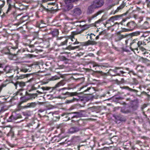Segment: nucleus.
<instances>
[{
	"label": "nucleus",
	"instance_id": "obj_1",
	"mask_svg": "<svg viewBox=\"0 0 150 150\" xmlns=\"http://www.w3.org/2000/svg\"><path fill=\"white\" fill-rule=\"evenodd\" d=\"M87 38H88V36H90V40H88L87 41L82 43V45L83 46H87L89 45H96L97 44V42L94 40V38L95 35L93 33H91L90 34L88 33L87 35Z\"/></svg>",
	"mask_w": 150,
	"mask_h": 150
},
{
	"label": "nucleus",
	"instance_id": "obj_2",
	"mask_svg": "<svg viewBox=\"0 0 150 150\" xmlns=\"http://www.w3.org/2000/svg\"><path fill=\"white\" fill-rule=\"evenodd\" d=\"M76 125H77V127L75 126L72 127L70 128L69 131V134H72L76 133L80 130L81 128L79 127L81 125L78 122V124Z\"/></svg>",
	"mask_w": 150,
	"mask_h": 150
},
{
	"label": "nucleus",
	"instance_id": "obj_3",
	"mask_svg": "<svg viewBox=\"0 0 150 150\" xmlns=\"http://www.w3.org/2000/svg\"><path fill=\"white\" fill-rule=\"evenodd\" d=\"M78 1V0H64V2L67 9L68 10H70L73 7L72 3Z\"/></svg>",
	"mask_w": 150,
	"mask_h": 150
},
{
	"label": "nucleus",
	"instance_id": "obj_4",
	"mask_svg": "<svg viewBox=\"0 0 150 150\" xmlns=\"http://www.w3.org/2000/svg\"><path fill=\"white\" fill-rule=\"evenodd\" d=\"M93 3L97 8L102 7L104 4V0H95Z\"/></svg>",
	"mask_w": 150,
	"mask_h": 150
},
{
	"label": "nucleus",
	"instance_id": "obj_5",
	"mask_svg": "<svg viewBox=\"0 0 150 150\" xmlns=\"http://www.w3.org/2000/svg\"><path fill=\"white\" fill-rule=\"evenodd\" d=\"M30 80L31 79H30V80L25 82H23L17 81L15 83H14L13 82H12V83H13L15 86L16 87V88L17 89V88L18 87V85L21 88H23L25 86L26 83L30 82Z\"/></svg>",
	"mask_w": 150,
	"mask_h": 150
},
{
	"label": "nucleus",
	"instance_id": "obj_6",
	"mask_svg": "<svg viewBox=\"0 0 150 150\" xmlns=\"http://www.w3.org/2000/svg\"><path fill=\"white\" fill-rule=\"evenodd\" d=\"M126 26L128 28L127 29L128 30H132L134 29L136 26V24L133 21H131L126 24Z\"/></svg>",
	"mask_w": 150,
	"mask_h": 150
},
{
	"label": "nucleus",
	"instance_id": "obj_7",
	"mask_svg": "<svg viewBox=\"0 0 150 150\" xmlns=\"http://www.w3.org/2000/svg\"><path fill=\"white\" fill-rule=\"evenodd\" d=\"M72 13L73 16H78L81 13V11L79 8H76L73 9Z\"/></svg>",
	"mask_w": 150,
	"mask_h": 150
},
{
	"label": "nucleus",
	"instance_id": "obj_8",
	"mask_svg": "<svg viewBox=\"0 0 150 150\" xmlns=\"http://www.w3.org/2000/svg\"><path fill=\"white\" fill-rule=\"evenodd\" d=\"M97 8L92 3L88 7L87 11V13L88 14H90L94 12L95 9Z\"/></svg>",
	"mask_w": 150,
	"mask_h": 150
},
{
	"label": "nucleus",
	"instance_id": "obj_9",
	"mask_svg": "<svg viewBox=\"0 0 150 150\" xmlns=\"http://www.w3.org/2000/svg\"><path fill=\"white\" fill-rule=\"evenodd\" d=\"M81 33V31H75L72 32L71 35V36L69 37V39H70L73 42L74 41V40H75V39L74 38V36L75 35L80 34Z\"/></svg>",
	"mask_w": 150,
	"mask_h": 150
},
{
	"label": "nucleus",
	"instance_id": "obj_10",
	"mask_svg": "<svg viewBox=\"0 0 150 150\" xmlns=\"http://www.w3.org/2000/svg\"><path fill=\"white\" fill-rule=\"evenodd\" d=\"M74 114L72 116L71 118H77L78 117H80L82 116V114L79 112H73L71 113H69V114Z\"/></svg>",
	"mask_w": 150,
	"mask_h": 150
},
{
	"label": "nucleus",
	"instance_id": "obj_11",
	"mask_svg": "<svg viewBox=\"0 0 150 150\" xmlns=\"http://www.w3.org/2000/svg\"><path fill=\"white\" fill-rule=\"evenodd\" d=\"M8 127H10L11 129L10 130V132L8 133L7 135V136H11V137H13L14 135V133L13 131V130L12 129V127H11V126L9 125L8 126H2V127L4 128Z\"/></svg>",
	"mask_w": 150,
	"mask_h": 150
},
{
	"label": "nucleus",
	"instance_id": "obj_12",
	"mask_svg": "<svg viewBox=\"0 0 150 150\" xmlns=\"http://www.w3.org/2000/svg\"><path fill=\"white\" fill-rule=\"evenodd\" d=\"M80 98L78 97V98H73V99L71 100H67L66 101L65 103L67 104H69L75 101H78L79 100Z\"/></svg>",
	"mask_w": 150,
	"mask_h": 150
},
{
	"label": "nucleus",
	"instance_id": "obj_13",
	"mask_svg": "<svg viewBox=\"0 0 150 150\" xmlns=\"http://www.w3.org/2000/svg\"><path fill=\"white\" fill-rule=\"evenodd\" d=\"M63 95H67L68 96H76L78 94V93L76 92H67L66 93H62Z\"/></svg>",
	"mask_w": 150,
	"mask_h": 150
},
{
	"label": "nucleus",
	"instance_id": "obj_14",
	"mask_svg": "<svg viewBox=\"0 0 150 150\" xmlns=\"http://www.w3.org/2000/svg\"><path fill=\"white\" fill-rule=\"evenodd\" d=\"M4 71L6 73H11L13 70L9 66H6L4 69Z\"/></svg>",
	"mask_w": 150,
	"mask_h": 150
},
{
	"label": "nucleus",
	"instance_id": "obj_15",
	"mask_svg": "<svg viewBox=\"0 0 150 150\" xmlns=\"http://www.w3.org/2000/svg\"><path fill=\"white\" fill-rule=\"evenodd\" d=\"M36 105L37 104L36 103L32 102L31 103H28L25 106V108H34L35 107Z\"/></svg>",
	"mask_w": 150,
	"mask_h": 150
},
{
	"label": "nucleus",
	"instance_id": "obj_16",
	"mask_svg": "<svg viewBox=\"0 0 150 150\" xmlns=\"http://www.w3.org/2000/svg\"><path fill=\"white\" fill-rule=\"evenodd\" d=\"M126 36V35H118L116 36L115 39L117 41H119L125 38Z\"/></svg>",
	"mask_w": 150,
	"mask_h": 150
},
{
	"label": "nucleus",
	"instance_id": "obj_17",
	"mask_svg": "<svg viewBox=\"0 0 150 150\" xmlns=\"http://www.w3.org/2000/svg\"><path fill=\"white\" fill-rule=\"evenodd\" d=\"M65 84L64 81L63 80H62L56 84L54 88L59 87L61 86L64 85Z\"/></svg>",
	"mask_w": 150,
	"mask_h": 150
},
{
	"label": "nucleus",
	"instance_id": "obj_18",
	"mask_svg": "<svg viewBox=\"0 0 150 150\" xmlns=\"http://www.w3.org/2000/svg\"><path fill=\"white\" fill-rule=\"evenodd\" d=\"M60 38L62 39V40L63 41L61 42V45H66L67 42L68 40L64 37H62Z\"/></svg>",
	"mask_w": 150,
	"mask_h": 150
},
{
	"label": "nucleus",
	"instance_id": "obj_19",
	"mask_svg": "<svg viewBox=\"0 0 150 150\" xmlns=\"http://www.w3.org/2000/svg\"><path fill=\"white\" fill-rule=\"evenodd\" d=\"M142 33V31H137L132 33L131 35L132 36H138Z\"/></svg>",
	"mask_w": 150,
	"mask_h": 150
},
{
	"label": "nucleus",
	"instance_id": "obj_20",
	"mask_svg": "<svg viewBox=\"0 0 150 150\" xmlns=\"http://www.w3.org/2000/svg\"><path fill=\"white\" fill-rule=\"evenodd\" d=\"M143 27L145 29H147L148 28H150V25L149 24V21H145L143 24Z\"/></svg>",
	"mask_w": 150,
	"mask_h": 150
},
{
	"label": "nucleus",
	"instance_id": "obj_21",
	"mask_svg": "<svg viewBox=\"0 0 150 150\" xmlns=\"http://www.w3.org/2000/svg\"><path fill=\"white\" fill-rule=\"evenodd\" d=\"M38 95V94L37 93L30 94L29 96V99H34L37 97Z\"/></svg>",
	"mask_w": 150,
	"mask_h": 150
},
{
	"label": "nucleus",
	"instance_id": "obj_22",
	"mask_svg": "<svg viewBox=\"0 0 150 150\" xmlns=\"http://www.w3.org/2000/svg\"><path fill=\"white\" fill-rule=\"evenodd\" d=\"M114 20L113 17H111L109 19L107 20L106 22V24L110 23L111 22H114Z\"/></svg>",
	"mask_w": 150,
	"mask_h": 150
},
{
	"label": "nucleus",
	"instance_id": "obj_23",
	"mask_svg": "<svg viewBox=\"0 0 150 150\" xmlns=\"http://www.w3.org/2000/svg\"><path fill=\"white\" fill-rule=\"evenodd\" d=\"M99 14H100V13H99L98 12L96 13H95L92 16L89 18L88 19V21H90L92 19H93V18L96 17Z\"/></svg>",
	"mask_w": 150,
	"mask_h": 150
},
{
	"label": "nucleus",
	"instance_id": "obj_24",
	"mask_svg": "<svg viewBox=\"0 0 150 150\" xmlns=\"http://www.w3.org/2000/svg\"><path fill=\"white\" fill-rule=\"evenodd\" d=\"M23 113L24 115L30 116L32 114V112L29 111H27L25 112H23Z\"/></svg>",
	"mask_w": 150,
	"mask_h": 150
},
{
	"label": "nucleus",
	"instance_id": "obj_25",
	"mask_svg": "<svg viewBox=\"0 0 150 150\" xmlns=\"http://www.w3.org/2000/svg\"><path fill=\"white\" fill-rule=\"evenodd\" d=\"M122 16V15H116L112 17L114 19V21H115L118 20L120 18H121Z\"/></svg>",
	"mask_w": 150,
	"mask_h": 150
},
{
	"label": "nucleus",
	"instance_id": "obj_26",
	"mask_svg": "<svg viewBox=\"0 0 150 150\" xmlns=\"http://www.w3.org/2000/svg\"><path fill=\"white\" fill-rule=\"evenodd\" d=\"M90 27V25L87 24H85L82 26V28L83 30H85L89 28Z\"/></svg>",
	"mask_w": 150,
	"mask_h": 150
},
{
	"label": "nucleus",
	"instance_id": "obj_27",
	"mask_svg": "<svg viewBox=\"0 0 150 150\" xmlns=\"http://www.w3.org/2000/svg\"><path fill=\"white\" fill-rule=\"evenodd\" d=\"M60 79L59 76H52V77L50 79L51 80L54 81V80H55L58 79Z\"/></svg>",
	"mask_w": 150,
	"mask_h": 150
},
{
	"label": "nucleus",
	"instance_id": "obj_28",
	"mask_svg": "<svg viewBox=\"0 0 150 150\" xmlns=\"http://www.w3.org/2000/svg\"><path fill=\"white\" fill-rule=\"evenodd\" d=\"M5 2L4 1H0V8H1L4 5Z\"/></svg>",
	"mask_w": 150,
	"mask_h": 150
},
{
	"label": "nucleus",
	"instance_id": "obj_29",
	"mask_svg": "<svg viewBox=\"0 0 150 150\" xmlns=\"http://www.w3.org/2000/svg\"><path fill=\"white\" fill-rule=\"evenodd\" d=\"M51 88V87H42L41 88L42 89L43 91L46 90L48 91Z\"/></svg>",
	"mask_w": 150,
	"mask_h": 150
},
{
	"label": "nucleus",
	"instance_id": "obj_30",
	"mask_svg": "<svg viewBox=\"0 0 150 150\" xmlns=\"http://www.w3.org/2000/svg\"><path fill=\"white\" fill-rule=\"evenodd\" d=\"M144 42L142 41H139L137 43V46L139 47L141 45H142L143 44H144Z\"/></svg>",
	"mask_w": 150,
	"mask_h": 150
},
{
	"label": "nucleus",
	"instance_id": "obj_31",
	"mask_svg": "<svg viewBox=\"0 0 150 150\" xmlns=\"http://www.w3.org/2000/svg\"><path fill=\"white\" fill-rule=\"evenodd\" d=\"M121 88L122 89H125L128 90H129V91H132L133 90V89H132L130 88L128 86H123V87H121Z\"/></svg>",
	"mask_w": 150,
	"mask_h": 150
},
{
	"label": "nucleus",
	"instance_id": "obj_32",
	"mask_svg": "<svg viewBox=\"0 0 150 150\" xmlns=\"http://www.w3.org/2000/svg\"><path fill=\"white\" fill-rule=\"evenodd\" d=\"M32 123H29L28 124H27V125H26L25 126V127H26L30 128L33 126V124L35 125V122H32Z\"/></svg>",
	"mask_w": 150,
	"mask_h": 150
},
{
	"label": "nucleus",
	"instance_id": "obj_33",
	"mask_svg": "<svg viewBox=\"0 0 150 150\" xmlns=\"http://www.w3.org/2000/svg\"><path fill=\"white\" fill-rule=\"evenodd\" d=\"M6 86V83H2L0 85V92L2 90L3 88L5 87Z\"/></svg>",
	"mask_w": 150,
	"mask_h": 150
},
{
	"label": "nucleus",
	"instance_id": "obj_34",
	"mask_svg": "<svg viewBox=\"0 0 150 150\" xmlns=\"http://www.w3.org/2000/svg\"><path fill=\"white\" fill-rule=\"evenodd\" d=\"M118 139V137L116 136H113L111 138L112 141H114V140H115V142L117 141V140Z\"/></svg>",
	"mask_w": 150,
	"mask_h": 150
},
{
	"label": "nucleus",
	"instance_id": "obj_35",
	"mask_svg": "<svg viewBox=\"0 0 150 150\" xmlns=\"http://www.w3.org/2000/svg\"><path fill=\"white\" fill-rule=\"evenodd\" d=\"M11 8H12V6H11V4H8V9H7V10L6 12V13H7L9 11H10L11 9Z\"/></svg>",
	"mask_w": 150,
	"mask_h": 150
},
{
	"label": "nucleus",
	"instance_id": "obj_36",
	"mask_svg": "<svg viewBox=\"0 0 150 150\" xmlns=\"http://www.w3.org/2000/svg\"><path fill=\"white\" fill-rule=\"evenodd\" d=\"M64 117H65V118H63L64 119L63 121H67L69 120L70 118V117H69V116H64Z\"/></svg>",
	"mask_w": 150,
	"mask_h": 150
},
{
	"label": "nucleus",
	"instance_id": "obj_37",
	"mask_svg": "<svg viewBox=\"0 0 150 150\" xmlns=\"http://www.w3.org/2000/svg\"><path fill=\"white\" fill-rule=\"evenodd\" d=\"M25 77V75H21L19 76L18 78V79H21L24 78Z\"/></svg>",
	"mask_w": 150,
	"mask_h": 150
},
{
	"label": "nucleus",
	"instance_id": "obj_38",
	"mask_svg": "<svg viewBox=\"0 0 150 150\" xmlns=\"http://www.w3.org/2000/svg\"><path fill=\"white\" fill-rule=\"evenodd\" d=\"M138 40L137 39H135L133 40L132 41V42L130 43V45L131 46L133 44L136 42V41H137Z\"/></svg>",
	"mask_w": 150,
	"mask_h": 150
},
{
	"label": "nucleus",
	"instance_id": "obj_39",
	"mask_svg": "<svg viewBox=\"0 0 150 150\" xmlns=\"http://www.w3.org/2000/svg\"><path fill=\"white\" fill-rule=\"evenodd\" d=\"M21 71L24 72H26L28 71V70L25 68H22L21 69Z\"/></svg>",
	"mask_w": 150,
	"mask_h": 150
},
{
	"label": "nucleus",
	"instance_id": "obj_40",
	"mask_svg": "<svg viewBox=\"0 0 150 150\" xmlns=\"http://www.w3.org/2000/svg\"><path fill=\"white\" fill-rule=\"evenodd\" d=\"M146 2L147 4V6L150 8V0H146Z\"/></svg>",
	"mask_w": 150,
	"mask_h": 150
},
{
	"label": "nucleus",
	"instance_id": "obj_41",
	"mask_svg": "<svg viewBox=\"0 0 150 150\" xmlns=\"http://www.w3.org/2000/svg\"><path fill=\"white\" fill-rule=\"evenodd\" d=\"M45 109H40L38 110V112L40 113H42L46 111Z\"/></svg>",
	"mask_w": 150,
	"mask_h": 150
},
{
	"label": "nucleus",
	"instance_id": "obj_42",
	"mask_svg": "<svg viewBox=\"0 0 150 150\" xmlns=\"http://www.w3.org/2000/svg\"><path fill=\"white\" fill-rule=\"evenodd\" d=\"M10 119H11V120H8V122H11V121H12V120L13 119H15L14 118V117L13 115L11 116L10 117Z\"/></svg>",
	"mask_w": 150,
	"mask_h": 150
},
{
	"label": "nucleus",
	"instance_id": "obj_43",
	"mask_svg": "<svg viewBox=\"0 0 150 150\" xmlns=\"http://www.w3.org/2000/svg\"><path fill=\"white\" fill-rule=\"evenodd\" d=\"M64 66L63 65H62L59 66V69H62L64 68Z\"/></svg>",
	"mask_w": 150,
	"mask_h": 150
},
{
	"label": "nucleus",
	"instance_id": "obj_44",
	"mask_svg": "<svg viewBox=\"0 0 150 150\" xmlns=\"http://www.w3.org/2000/svg\"><path fill=\"white\" fill-rule=\"evenodd\" d=\"M103 21V20L102 19H99L98 21H96V23H100L101 22Z\"/></svg>",
	"mask_w": 150,
	"mask_h": 150
},
{
	"label": "nucleus",
	"instance_id": "obj_45",
	"mask_svg": "<svg viewBox=\"0 0 150 150\" xmlns=\"http://www.w3.org/2000/svg\"><path fill=\"white\" fill-rule=\"evenodd\" d=\"M72 47H71V46L69 45L67 47V49L69 50H73L72 49H71Z\"/></svg>",
	"mask_w": 150,
	"mask_h": 150
},
{
	"label": "nucleus",
	"instance_id": "obj_46",
	"mask_svg": "<svg viewBox=\"0 0 150 150\" xmlns=\"http://www.w3.org/2000/svg\"><path fill=\"white\" fill-rule=\"evenodd\" d=\"M75 41L73 43L74 45L78 44L79 43V42L76 39L75 40Z\"/></svg>",
	"mask_w": 150,
	"mask_h": 150
},
{
	"label": "nucleus",
	"instance_id": "obj_47",
	"mask_svg": "<svg viewBox=\"0 0 150 150\" xmlns=\"http://www.w3.org/2000/svg\"><path fill=\"white\" fill-rule=\"evenodd\" d=\"M100 65L98 64H96V63H95V64H93V67H100Z\"/></svg>",
	"mask_w": 150,
	"mask_h": 150
},
{
	"label": "nucleus",
	"instance_id": "obj_48",
	"mask_svg": "<svg viewBox=\"0 0 150 150\" xmlns=\"http://www.w3.org/2000/svg\"><path fill=\"white\" fill-rule=\"evenodd\" d=\"M138 105L137 104L134 106H133V108L134 109H137L138 108Z\"/></svg>",
	"mask_w": 150,
	"mask_h": 150
},
{
	"label": "nucleus",
	"instance_id": "obj_49",
	"mask_svg": "<svg viewBox=\"0 0 150 150\" xmlns=\"http://www.w3.org/2000/svg\"><path fill=\"white\" fill-rule=\"evenodd\" d=\"M91 89V87H88V88L86 89L85 90H84L83 92H86V91H89V90H90V89Z\"/></svg>",
	"mask_w": 150,
	"mask_h": 150
},
{
	"label": "nucleus",
	"instance_id": "obj_50",
	"mask_svg": "<svg viewBox=\"0 0 150 150\" xmlns=\"http://www.w3.org/2000/svg\"><path fill=\"white\" fill-rule=\"evenodd\" d=\"M113 0H106L107 2L108 3H111L112 2Z\"/></svg>",
	"mask_w": 150,
	"mask_h": 150
},
{
	"label": "nucleus",
	"instance_id": "obj_51",
	"mask_svg": "<svg viewBox=\"0 0 150 150\" xmlns=\"http://www.w3.org/2000/svg\"><path fill=\"white\" fill-rule=\"evenodd\" d=\"M79 47V46H76L75 47H72V48L71 49L74 50L75 49L78 48Z\"/></svg>",
	"mask_w": 150,
	"mask_h": 150
},
{
	"label": "nucleus",
	"instance_id": "obj_52",
	"mask_svg": "<svg viewBox=\"0 0 150 150\" xmlns=\"http://www.w3.org/2000/svg\"><path fill=\"white\" fill-rule=\"evenodd\" d=\"M127 19H124L122 20V21L121 22V24L122 25H123V23L125 22L126 21Z\"/></svg>",
	"mask_w": 150,
	"mask_h": 150
},
{
	"label": "nucleus",
	"instance_id": "obj_53",
	"mask_svg": "<svg viewBox=\"0 0 150 150\" xmlns=\"http://www.w3.org/2000/svg\"><path fill=\"white\" fill-rule=\"evenodd\" d=\"M123 7L122 6H120L118 7H117L118 9L119 10L122 9L123 8Z\"/></svg>",
	"mask_w": 150,
	"mask_h": 150
},
{
	"label": "nucleus",
	"instance_id": "obj_54",
	"mask_svg": "<svg viewBox=\"0 0 150 150\" xmlns=\"http://www.w3.org/2000/svg\"><path fill=\"white\" fill-rule=\"evenodd\" d=\"M123 7L122 6H120L118 7H117L118 9L119 10L122 9L123 8Z\"/></svg>",
	"mask_w": 150,
	"mask_h": 150
},
{
	"label": "nucleus",
	"instance_id": "obj_55",
	"mask_svg": "<svg viewBox=\"0 0 150 150\" xmlns=\"http://www.w3.org/2000/svg\"><path fill=\"white\" fill-rule=\"evenodd\" d=\"M139 20L138 21L139 23H140L143 20V18L142 17H140L139 18Z\"/></svg>",
	"mask_w": 150,
	"mask_h": 150
},
{
	"label": "nucleus",
	"instance_id": "obj_56",
	"mask_svg": "<svg viewBox=\"0 0 150 150\" xmlns=\"http://www.w3.org/2000/svg\"><path fill=\"white\" fill-rule=\"evenodd\" d=\"M119 11V10L118 9V8H117V9L115 11L114 13V14H115L116 13L118 12Z\"/></svg>",
	"mask_w": 150,
	"mask_h": 150
},
{
	"label": "nucleus",
	"instance_id": "obj_57",
	"mask_svg": "<svg viewBox=\"0 0 150 150\" xmlns=\"http://www.w3.org/2000/svg\"><path fill=\"white\" fill-rule=\"evenodd\" d=\"M7 3L8 4L11 3V0H6Z\"/></svg>",
	"mask_w": 150,
	"mask_h": 150
},
{
	"label": "nucleus",
	"instance_id": "obj_58",
	"mask_svg": "<svg viewBox=\"0 0 150 150\" xmlns=\"http://www.w3.org/2000/svg\"><path fill=\"white\" fill-rule=\"evenodd\" d=\"M149 54V53L148 52H147V51H146L143 53V54Z\"/></svg>",
	"mask_w": 150,
	"mask_h": 150
},
{
	"label": "nucleus",
	"instance_id": "obj_59",
	"mask_svg": "<svg viewBox=\"0 0 150 150\" xmlns=\"http://www.w3.org/2000/svg\"><path fill=\"white\" fill-rule=\"evenodd\" d=\"M146 107V105L145 104H144L143 107H142V109H143L144 108H145Z\"/></svg>",
	"mask_w": 150,
	"mask_h": 150
},
{
	"label": "nucleus",
	"instance_id": "obj_60",
	"mask_svg": "<svg viewBox=\"0 0 150 150\" xmlns=\"http://www.w3.org/2000/svg\"><path fill=\"white\" fill-rule=\"evenodd\" d=\"M120 67H116L115 69L114 70V71L115 72H117V71H116V70L120 69Z\"/></svg>",
	"mask_w": 150,
	"mask_h": 150
},
{
	"label": "nucleus",
	"instance_id": "obj_61",
	"mask_svg": "<svg viewBox=\"0 0 150 150\" xmlns=\"http://www.w3.org/2000/svg\"><path fill=\"white\" fill-rule=\"evenodd\" d=\"M99 38V35H98L96 37L95 39L96 40H97Z\"/></svg>",
	"mask_w": 150,
	"mask_h": 150
},
{
	"label": "nucleus",
	"instance_id": "obj_62",
	"mask_svg": "<svg viewBox=\"0 0 150 150\" xmlns=\"http://www.w3.org/2000/svg\"><path fill=\"white\" fill-rule=\"evenodd\" d=\"M141 50L143 52L145 50V49L144 48H142Z\"/></svg>",
	"mask_w": 150,
	"mask_h": 150
},
{
	"label": "nucleus",
	"instance_id": "obj_63",
	"mask_svg": "<svg viewBox=\"0 0 150 150\" xmlns=\"http://www.w3.org/2000/svg\"><path fill=\"white\" fill-rule=\"evenodd\" d=\"M65 89H67V88H61V89H59V91H60L61 90H64Z\"/></svg>",
	"mask_w": 150,
	"mask_h": 150
},
{
	"label": "nucleus",
	"instance_id": "obj_64",
	"mask_svg": "<svg viewBox=\"0 0 150 150\" xmlns=\"http://www.w3.org/2000/svg\"><path fill=\"white\" fill-rule=\"evenodd\" d=\"M37 92L39 94H42V92H41L40 91H37Z\"/></svg>",
	"mask_w": 150,
	"mask_h": 150
}]
</instances>
